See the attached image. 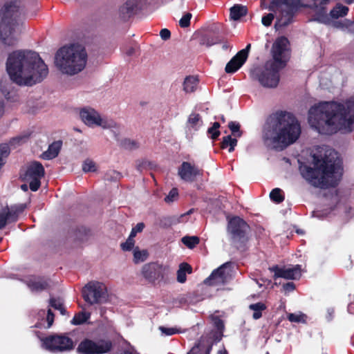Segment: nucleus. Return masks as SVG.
Wrapping results in <instances>:
<instances>
[{
  "label": "nucleus",
  "instance_id": "nucleus-1",
  "mask_svg": "<svg viewBox=\"0 0 354 354\" xmlns=\"http://www.w3.org/2000/svg\"><path fill=\"white\" fill-rule=\"evenodd\" d=\"M308 122L322 134L351 132L354 128V100L319 102L310 109Z\"/></svg>",
  "mask_w": 354,
  "mask_h": 354
},
{
  "label": "nucleus",
  "instance_id": "nucleus-2",
  "mask_svg": "<svg viewBox=\"0 0 354 354\" xmlns=\"http://www.w3.org/2000/svg\"><path fill=\"white\" fill-rule=\"evenodd\" d=\"M312 157L313 167L306 163L299 165L302 177L315 187H335L342 176V161L337 153L324 146L317 148Z\"/></svg>",
  "mask_w": 354,
  "mask_h": 354
},
{
  "label": "nucleus",
  "instance_id": "nucleus-3",
  "mask_svg": "<svg viewBox=\"0 0 354 354\" xmlns=\"http://www.w3.org/2000/svg\"><path fill=\"white\" fill-rule=\"evenodd\" d=\"M6 71L10 80L19 86H32L42 82L48 68L39 55L30 50H17L10 53Z\"/></svg>",
  "mask_w": 354,
  "mask_h": 354
},
{
  "label": "nucleus",
  "instance_id": "nucleus-4",
  "mask_svg": "<svg viewBox=\"0 0 354 354\" xmlns=\"http://www.w3.org/2000/svg\"><path fill=\"white\" fill-rule=\"evenodd\" d=\"M301 127L290 113L279 111L271 115L263 128V140L269 148L282 150L299 137Z\"/></svg>",
  "mask_w": 354,
  "mask_h": 354
},
{
  "label": "nucleus",
  "instance_id": "nucleus-5",
  "mask_svg": "<svg viewBox=\"0 0 354 354\" xmlns=\"http://www.w3.org/2000/svg\"><path fill=\"white\" fill-rule=\"evenodd\" d=\"M85 48L77 44L64 46L55 56L56 67L64 74L74 75L84 70L87 62Z\"/></svg>",
  "mask_w": 354,
  "mask_h": 354
},
{
  "label": "nucleus",
  "instance_id": "nucleus-6",
  "mask_svg": "<svg viewBox=\"0 0 354 354\" xmlns=\"http://www.w3.org/2000/svg\"><path fill=\"white\" fill-rule=\"evenodd\" d=\"M19 1H10L5 4L2 10V19L0 24V39L7 46H12L17 41L15 33L19 26Z\"/></svg>",
  "mask_w": 354,
  "mask_h": 354
},
{
  "label": "nucleus",
  "instance_id": "nucleus-7",
  "mask_svg": "<svg viewBox=\"0 0 354 354\" xmlns=\"http://www.w3.org/2000/svg\"><path fill=\"white\" fill-rule=\"evenodd\" d=\"M283 69L272 62L267 61L263 65L253 67L250 75L252 80L257 81L266 88H275L280 80L279 71Z\"/></svg>",
  "mask_w": 354,
  "mask_h": 354
},
{
  "label": "nucleus",
  "instance_id": "nucleus-8",
  "mask_svg": "<svg viewBox=\"0 0 354 354\" xmlns=\"http://www.w3.org/2000/svg\"><path fill=\"white\" fill-rule=\"evenodd\" d=\"M250 226L242 218L234 216L228 221L227 232L232 243L238 249L245 250L250 239Z\"/></svg>",
  "mask_w": 354,
  "mask_h": 354
},
{
  "label": "nucleus",
  "instance_id": "nucleus-9",
  "mask_svg": "<svg viewBox=\"0 0 354 354\" xmlns=\"http://www.w3.org/2000/svg\"><path fill=\"white\" fill-rule=\"evenodd\" d=\"M300 6V0H272L268 10L274 12L279 8L280 10L274 24L275 28L278 30L290 24L295 11Z\"/></svg>",
  "mask_w": 354,
  "mask_h": 354
},
{
  "label": "nucleus",
  "instance_id": "nucleus-10",
  "mask_svg": "<svg viewBox=\"0 0 354 354\" xmlns=\"http://www.w3.org/2000/svg\"><path fill=\"white\" fill-rule=\"evenodd\" d=\"M82 122L87 126L101 127L103 129H109L112 131L118 130L119 125L113 120L102 118L100 113L91 107H85L80 112Z\"/></svg>",
  "mask_w": 354,
  "mask_h": 354
},
{
  "label": "nucleus",
  "instance_id": "nucleus-11",
  "mask_svg": "<svg viewBox=\"0 0 354 354\" xmlns=\"http://www.w3.org/2000/svg\"><path fill=\"white\" fill-rule=\"evenodd\" d=\"M41 347L51 353L68 352L73 349V341L65 335H53L41 338Z\"/></svg>",
  "mask_w": 354,
  "mask_h": 354
},
{
  "label": "nucleus",
  "instance_id": "nucleus-12",
  "mask_svg": "<svg viewBox=\"0 0 354 354\" xmlns=\"http://www.w3.org/2000/svg\"><path fill=\"white\" fill-rule=\"evenodd\" d=\"M272 59L268 61L283 68L290 58L289 41L285 37L277 38L271 49Z\"/></svg>",
  "mask_w": 354,
  "mask_h": 354
},
{
  "label": "nucleus",
  "instance_id": "nucleus-13",
  "mask_svg": "<svg viewBox=\"0 0 354 354\" xmlns=\"http://www.w3.org/2000/svg\"><path fill=\"white\" fill-rule=\"evenodd\" d=\"M84 299L90 304H101L106 301L107 291L105 285L98 281H91L82 290Z\"/></svg>",
  "mask_w": 354,
  "mask_h": 354
},
{
  "label": "nucleus",
  "instance_id": "nucleus-14",
  "mask_svg": "<svg viewBox=\"0 0 354 354\" xmlns=\"http://www.w3.org/2000/svg\"><path fill=\"white\" fill-rule=\"evenodd\" d=\"M112 344L110 341L99 340L97 342L89 339L82 340L77 351L80 354H104L111 351Z\"/></svg>",
  "mask_w": 354,
  "mask_h": 354
},
{
  "label": "nucleus",
  "instance_id": "nucleus-15",
  "mask_svg": "<svg viewBox=\"0 0 354 354\" xmlns=\"http://www.w3.org/2000/svg\"><path fill=\"white\" fill-rule=\"evenodd\" d=\"M167 271L168 267L157 262H151L142 266L141 274L146 281L155 284L164 279Z\"/></svg>",
  "mask_w": 354,
  "mask_h": 354
},
{
  "label": "nucleus",
  "instance_id": "nucleus-16",
  "mask_svg": "<svg viewBox=\"0 0 354 354\" xmlns=\"http://www.w3.org/2000/svg\"><path fill=\"white\" fill-rule=\"evenodd\" d=\"M44 176L43 165L37 161L30 163L24 176V180L29 183L30 189L32 192L38 190L41 185L40 180Z\"/></svg>",
  "mask_w": 354,
  "mask_h": 354
},
{
  "label": "nucleus",
  "instance_id": "nucleus-17",
  "mask_svg": "<svg viewBox=\"0 0 354 354\" xmlns=\"http://www.w3.org/2000/svg\"><path fill=\"white\" fill-rule=\"evenodd\" d=\"M230 263H225L204 280V283L212 286H221L224 285L230 277Z\"/></svg>",
  "mask_w": 354,
  "mask_h": 354
},
{
  "label": "nucleus",
  "instance_id": "nucleus-18",
  "mask_svg": "<svg viewBox=\"0 0 354 354\" xmlns=\"http://www.w3.org/2000/svg\"><path fill=\"white\" fill-rule=\"evenodd\" d=\"M178 174L183 180L192 183L196 180L197 176H202L203 171L189 162H183L178 167Z\"/></svg>",
  "mask_w": 354,
  "mask_h": 354
},
{
  "label": "nucleus",
  "instance_id": "nucleus-19",
  "mask_svg": "<svg viewBox=\"0 0 354 354\" xmlns=\"http://www.w3.org/2000/svg\"><path fill=\"white\" fill-rule=\"evenodd\" d=\"M270 270L274 273V279L281 277L286 279H297L301 274V266L299 265H296L291 268L274 266L270 268Z\"/></svg>",
  "mask_w": 354,
  "mask_h": 354
},
{
  "label": "nucleus",
  "instance_id": "nucleus-20",
  "mask_svg": "<svg viewBox=\"0 0 354 354\" xmlns=\"http://www.w3.org/2000/svg\"><path fill=\"white\" fill-rule=\"evenodd\" d=\"M251 44H248L245 48L242 49L233 57L227 64L225 68V72L227 73H233L239 69L247 60Z\"/></svg>",
  "mask_w": 354,
  "mask_h": 354
},
{
  "label": "nucleus",
  "instance_id": "nucleus-21",
  "mask_svg": "<svg viewBox=\"0 0 354 354\" xmlns=\"http://www.w3.org/2000/svg\"><path fill=\"white\" fill-rule=\"evenodd\" d=\"M26 208V204L20 203L6 206L3 209V211L6 213L8 223H14L18 220L19 215L24 212Z\"/></svg>",
  "mask_w": 354,
  "mask_h": 354
},
{
  "label": "nucleus",
  "instance_id": "nucleus-22",
  "mask_svg": "<svg viewBox=\"0 0 354 354\" xmlns=\"http://www.w3.org/2000/svg\"><path fill=\"white\" fill-rule=\"evenodd\" d=\"M26 208V204L20 203L6 206L3 209V211L6 213L8 223H14L18 220L19 215L24 212Z\"/></svg>",
  "mask_w": 354,
  "mask_h": 354
},
{
  "label": "nucleus",
  "instance_id": "nucleus-23",
  "mask_svg": "<svg viewBox=\"0 0 354 354\" xmlns=\"http://www.w3.org/2000/svg\"><path fill=\"white\" fill-rule=\"evenodd\" d=\"M39 319H41V322H38L35 324V327L41 328L44 327L49 328L53 324L54 322V314L52 313L50 309H48L46 315V312L44 310H39L38 313Z\"/></svg>",
  "mask_w": 354,
  "mask_h": 354
},
{
  "label": "nucleus",
  "instance_id": "nucleus-24",
  "mask_svg": "<svg viewBox=\"0 0 354 354\" xmlns=\"http://www.w3.org/2000/svg\"><path fill=\"white\" fill-rule=\"evenodd\" d=\"M62 145L60 140L55 141L49 145L47 151L42 153V158L45 160H50L57 157Z\"/></svg>",
  "mask_w": 354,
  "mask_h": 354
},
{
  "label": "nucleus",
  "instance_id": "nucleus-25",
  "mask_svg": "<svg viewBox=\"0 0 354 354\" xmlns=\"http://www.w3.org/2000/svg\"><path fill=\"white\" fill-rule=\"evenodd\" d=\"M28 286L32 292H41L49 286L47 280L44 279H34L28 281Z\"/></svg>",
  "mask_w": 354,
  "mask_h": 354
},
{
  "label": "nucleus",
  "instance_id": "nucleus-26",
  "mask_svg": "<svg viewBox=\"0 0 354 354\" xmlns=\"http://www.w3.org/2000/svg\"><path fill=\"white\" fill-rule=\"evenodd\" d=\"M212 350V345L199 342L187 354H209Z\"/></svg>",
  "mask_w": 354,
  "mask_h": 354
},
{
  "label": "nucleus",
  "instance_id": "nucleus-27",
  "mask_svg": "<svg viewBox=\"0 0 354 354\" xmlns=\"http://www.w3.org/2000/svg\"><path fill=\"white\" fill-rule=\"evenodd\" d=\"M187 127L197 131L203 124V121L201 115L196 113H192L189 115L187 120Z\"/></svg>",
  "mask_w": 354,
  "mask_h": 354
},
{
  "label": "nucleus",
  "instance_id": "nucleus-28",
  "mask_svg": "<svg viewBox=\"0 0 354 354\" xmlns=\"http://www.w3.org/2000/svg\"><path fill=\"white\" fill-rule=\"evenodd\" d=\"M247 8L244 6L236 4L230 8V17L234 20H239L247 15Z\"/></svg>",
  "mask_w": 354,
  "mask_h": 354
},
{
  "label": "nucleus",
  "instance_id": "nucleus-29",
  "mask_svg": "<svg viewBox=\"0 0 354 354\" xmlns=\"http://www.w3.org/2000/svg\"><path fill=\"white\" fill-rule=\"evenodd\" d=\"M198 80L194 76L187 77L183 82V90L186 93H192L196 91Z\"/></svg>",
  "mask_w": 354,
  "mask_h": 354
},
{
  "label": "nucleus",
  "instance_id": "nucleus-30",
  "mask_svg": "<svg viewBox=\"0 0 354 354\" xmlns=\"http://www.w3.org/2000/svg\"><path fill=\"white\" fill-rule=\"evenodd\" d=\"M192 272V267L187 263H183L180 265L179 270L177 272V281L179 283H184L186 281V273Z\"/></svg>",
  "mask_w": 354,
  "mask_h": 354
},
{
  "label": "nucleus",
  "instance_id": "nucleus-31",
  "mask_svg": "<svg viewBox=\"0 0 354 354\" xmlns=\"http://www.w3.org/2000/svg\"><path fill=\"white\" fill-rule=\"evenodd\" d=\"M249 308L252 310V317L254 319H259L262 316V311L266 309V306L262 302L252 304L249 306Z\"/></svg>",
  "mask_w": 354,
  "mask_h": 354
},
{
  "label": "nucleus",
  "instance_id": "nucleus-32",
  "mask_svg": "<svg viewBox=\"0 0 354 354\" xmlns=\"http://www.w3.org/2000/svg\"><path fill=\"white\" fill-rule=\"evenodd\" d=\"M348 12V8L345 6H342L340 3H337L335 8L330 11V15L333 19H337L347 15Z\"/></svg>",
  "mask_w": 354,
  "mask_h": 354
},
{
  "label": "nucleus",
  "instance_id": "nucleus-33",
  "mask_svg": "<svg viewBox=\"0 0 354 354\" xmlns=\"http://www.w3.org/2000/svg\"><path fill=\"white\" fill-rule=\"evenodd\" d=\"M221 144L222 149H226L229 147V152H232L237 145V140L236 138H232L231 136H227L223 138Z\"/></svg>",
  "mask_w": 354,
  "mask_h": 354
},
{
  "label": "nucleus",
  "instance_id": "nucleus-34",
  "mask_svg": "<svg viewBox=\"0 0 354 354\" xmlns=\"http://www.w3.org/2000/svg\"><path fill=\"white\" fill-rule=\"evenodd\" d=\"M91 317V314L86 312H80L76 314L73 319L71 320V324L73 325H80L84 322H86Z\"/></svg>",
  "mask_w": 354,
  "mask_h": 354
},
{
  "label": "nucleus",
  "instance_id": "nucleus-35",
  "mask_svg": "<svg viewBox=\"0 0 354 354\" xmlns=\"http://www.w3.org/2000/svg\"><path fill=\"white\" fill-rule=\"evenodd\" d=\"M138 5V0H127L122 8V12L128 15H131Z\"/></svg>",
  "mask_w": 354,
  "mask_h": 354
},
{
  "label": "nucleus",
  "instance_id": "nucleus-36",
  "mask_svg": "<svg viewBox=\"0 0 354 354\" xmlns=\"http://www.w3.org/2000/svg\"><path fill=\"white\" fill-rule=\"evenodd\" d=\"M221 41V39L218 37L210 36L208 35H203L200 41L201 45H205L207 47H210L214 44H216Z\"/></svg>",
  "mask_w": 354,
  "mask_h": 354
},
{
  "label": "nucleus",
  "instance_id": "nucleus-37",
  "mask_svg": "<svg viewBox=\"0 0 354 354\" xmlns=\"http://www.w3.org/2000/svg\"><path fill=\"white\" fill-rule=\"evenodd\" d=\"M148 257L147 250H139L138 248L134 249L133 251V261L135 263H139L145 261Z\"/></svg>",
  "mask_w": 354,
  "mask_h": 354
},
{
  "label": "nucleus",
  "instance_id": "nucleus-38",
  "mask_svg": "<svg viewBox=\"0 0 354 354\" xmlns=\"http://www.w3.org/2000/svg\"><path fill=\"white\" fill-rule=\"evenodd\" d=\"M282 190L280 188L273 189L270 194V199L276 203H280L283 201L284 196L282 194Z\"/></svg>",
  "mask_w": 354,
  "mask_h": 354
},
{
  "label": "nucleus",
  "instance_id": "nucleus-39",
  "mask_svg": "<svg viewBox=\"0 0 354 354\" xmlns=\"http://www.w3.org/2000/svg\"><path fill=\"white\" fill-rule=\"evenodd\" d=\"M287 318L290 322L295 323H305L306 321V315L301 313H289Z\"/></svg>",
  "mask_w": 354,
  "mask_h": 354
},
{
  "label": "nucleus",
  "instance_id": "nucleus-40",
  "mask_svg": "<svg viewBox=\"0 0 354 354\" xmlns=\"http://www.w3.org/2000/svg\"><path fill=\"white\" fill-rule=\"evenodd\" d=\"M182 242L189 248H194L199 243V239L197 236H184L182 239Z\"/></svg>",
  "mask_w": 354,
  "mask_h": 354
},
{
  "label": "nucleus",
  "instance_id": "nucleus-41",
  "mask_svg": "<svg viewBox=\"0 0 354 354\" xmlns=\"http://www.w3.org/2000/svg\"><path fill=\"white\" fill-rule=\"evenodd\" d=\"M228 127L232 132V134L235 137L234 138H240L242 136V132L240 130L241 125L238 122L231 121L228 124Z\"/></svg>",
  "mask_w": 354,
  "mask_h": 354
},
{
  "label": "nucleus",
  "instance_id": "nucleus-42",
  "mask_svg": "<svg viewBox=\"0 0 354 354\" xmlns=\"http://www.w3.org/2000/svg\"><path fill=\"white\" fill-rule=\"evenodd\" d=\"M219 127L220 124L217 122H214L212 127L208 129L207 133L210 134L212 139L215 140L220 136V131H218Z\"/></svg>",
  "mask_w": 354,
  "mask_h": 354
},
{
  "label": "nucleus",
  "instance_id": "nucleus-43",
  "mask_svg": "<svg viewBox=\"0 0 354 354\" xmlns=\"http://www.w3.org/2000/svg\"><path fill=\"white\" fill-rule=\"evenodd\" d=\"M95 163L90 159H86L82 164V170L86 173L95 171Z\"/></svg>",
  "mask_w": 354,
  "mask_h": 354
},
{
  "label": "nucleus",
  "instance_id": "nucleus-44",
  "mask_svg": "<svg viewBox=\"0 0 354 354\" xmlns=\"http://www.w3.org/2000/svg\"><path fill=\"white\" fill-rule=\"evenodd\" d=\"M212 320L214 327L222 334L225 328L223 321L217 316H212Z\"/></svg>",
  "mask_w": 354,
  "mask_h": 354
},
{
  "label": "nucleus",
  "instance_id": "nucleus-45",
  "mask_svg": "<svg viewBox=\"0 0 354 354\" xmlns=\"http://www.w3.org/2000/svg\"><path fill=\"white\" fill-rule=\"evenodd\" d=\"M178 198V192L176 188L171 189L168 195L165 197V201L167 203H173L176 201Z\"/></svg>",
  "mask_w": 354,
  "mask_h": 354
},
{
  "label": "nucleus",
  "instance_id": "nucleus-46",
  "mask_svg": "<svg viewBox=\"0 0 354 354\" xmlns=\"http://www.w3.org/2000/svg\"><path fill=\"white\" fill-rule=\"evenodd\" d=\"M123 147L129 150H133L139 147V144L136 140L125 139L122 142Z\"/></svg>",
  "mask_w": 354,
  "mask_h": 354
},
{
  "label": "nucleus",
  "instance_id": "nucleus-47",
  "mask_svg": "<svg viewBox=\"0 0 354 354\" xmlns=\"http://www.w3.org/2000/svg\"><path fill=\"white\" fill-rule=\"evenodd\" d=\"M134 243L133 238L129 236L127 240L121 244V248L124 251H130L133 248Z\"/></svg>",
  "mask_w": 354,
  "mask_h": 354
},
{
  "label": "nucleus",
  "instance_id": "nucleus-48",
  "mask_svg": "<svg viewBox=\"0 0 354 354\" xmlns=\"http://www.w3.org/2000/svg\"><path fill=\"white\" fill-rule=\"evenodd\" d=\"M159 330L162 335L165 336H171L178 333V330L176 328H167L165 326H160Z\"/></svg>",
  "mask_w": 354,
  "mask_h": 354
},
{
  "label": "nucleus",
  "instance_id": "nucleus-49",
  "mask_svg": "<svg viewBox=\"0 0 354 354\" xmlns=\"http://www.w3.org/2000/svg\"><path fill=\"white\" fill-rule=\"evenodd\" d=\"M192 18V14L191 13H186L184 15L182 18L179 21V25L182 28H187L190 24V19Z\"/></svg>",
  "mask_w": 354,
  "mask_h": 354
},
{
  "label": "nucleus",
  "instance_id": "nucleus-50",
  "mask_svg": "<svg viewBox=\"0 0 354 354\" xmlns=\"http://www.w3.org/2000/svg\"><path fill=\"white\" fill-rule=\"evenodd\" d=\"M120 178V174L116 171H109L104 176V178L106 180H116Z\"/></svg>",
  "mask_w": 354,
  "mask_h": 354
},
{
  "label": "nucleus",
  "instance_id": "nucleus-51",
  "mask_svg": "<svg viewBox=\"0 0 354 354\" xmlns=\"http://www.w3.org/2000/svg\"><path fill=\"white\" fill-rule=\"evenodd\" d=\"M50 306L56 310H58L63 306V302L59 298H50L49 300Z\"/></svg>",
  "mask_w": 354,
  "mask_h": 354
},
{
  "label": "nucleus",
  "instance_id": "nucleus-52",
  "mask_svg": "<svg viewBox=\"0 0 354 354\" xmlns=\"http://www.w3.org/2000/svg\"><path fill=\"white\" fill-rule=\"evenodd\" d=\"M274 15L272 13L267 14L263 16L261 22L265 26H270L274 19Z\"/></svg>",
  "mask_w": 354,
  "mask_h": 354
},
{
  "label": "nucleus",
  "instance_id": "nucleus-53",
  "mask_svg": "<svg viewBox=\"0 0 354 354\" xmlns=\"http://www.w3.org/2000/svg\"><path fill=\"white\" fill-rule=\"evenodd\" d=\"M145 224L143 223H138L134 227L132 228L129 236L134 238L137 233L141 232L143 230Z\"/></svg>",
  "mask_w": 354,
  "mask_h": 354
},
{
  "label": "nucleus",
  "instance_id": "nucleus-54",
  "mask_svg": "<svg viewBox=\"0 0 354 354\" xmlns=\"http://www.w3.org/2000/svg\"><path fill=\"white\" fill-rule=\"evenodd\" d=\"M8 223V218H6V213L2 209L0 212V230L3 228Z\"/></svg>",
  "mask_w": 354,
  "mask_h": 354
},
{
  "label": "nucleus",
  "instance_id": "nucleus-55",
  "mask_svg": "<svg viewBox=\"0 0 354 354\" xmlns=\"http://www.w3.org/2000/svg\"><path fill=\"white\" fill-rule=\"evenodd\" d=\"M137 46L136 45H134V46H128L127 47V48L125 49L124 50V53L127 55V56H133V55L136 54V52L137 50Z\"/></svg>",
  "mask_w": 354,
  "mask_h": 354
},
{
  "label": "nucleus",
  "instance_id": "nucleus-56",
  "mask_svg": "<svg viewBox=\"0 0 354 354\" xmlns=\"http://www.w3.org/2000/svg\"><path fill=\"white\" fill-rule=\"evenodd\" d=\"M160 35L163 40H167L171 37V32L168 29L163 28L160 30Z\"/></svg>",
  "mask_w": 354,
  "mask_h": 354
},
{
  "label": "nucleus",
  "instance_id": "nucleus-57",
  "mask_svg": "<svg viewBox=\"0 0 354 354\" xmlns=\"http://www.w3.org/2000/svg\"><path fill=\"white\" fill-rule=\"evenodd\" d=\"M283 288L286 292H290L295 289V285L293 282H288L283 284Z\"/></svg>",
  "mask_w": 354,
  "mask_h": 354
},
{
  "label": "nucleus",
  "instance_id": "nucleus-58",
  "mask_svg": "<svg viewBox=\"0 0 354 354\" xmlns=\"http://www.w3.org/2000/svg\"><path fill=\"white\" fill-rule=\"evenodd\" d=\"M4 109H5L4 102L2 100L0 99V118L3 116V115L4 113Z\"/></svg>",
  "mask_w": 354,
  "mask_h": 354
},
{
  "label": "nucleus",
  "instance_id": "nucleus-59",
  "mask_svg": "<svg viewBox=\"0 0 354 354\" xmlns=\"http://www.w3.org/2000/svg\"><path fill=\"white\" fill-rule=\"evenodd\" d=\"M329 1L330 0H322L319 3L320 7L322 8L325 5L329 3Z\"/></svg>",
  "mask_w": 354,
  "mask_h": 354
},
{
  "label": "nucleus",
  "instance_id": "nucleus-60",
  "mask_svg": "<svg viewBox=\"0 0 354 354\" xmlns=\"http://www.w3.org/2000/svg\"><path fill=\"white\" fill-rule=\"evenodd\" d=\"M58 310H59L60 313L63 315L66 314V310L65 309L64 306H62L60 308H59Z\"/></svg>",
  "mask_w": 354,
  "mask_h": 354
},
{
  "label": "nucleus",
  "instance_id": "nucleus-61",
  "mask_svg": "<svg viewBox=\"0 0 354 354\" xmlns=\"http://www.w3.org/2000/svg\"><path fill=\"white\" fill-rule=\"evenodd\" d=\"M230 48V46L229 44H227V42L224 43L222 46V48L225 50H227V49H229Z\"/></svg>",
  "mask_w": 354,
  "mask_h": 354
},
{
  "label": "nucleus",
  "instance_id": "nucleus-62",
  "mask_svg": "<svg viewBox=\"0 0 354 354\" xmlns=\"http://www.w3.org/2000/svg\"><path fill=\"white\" fill-rule=\"evenodd\" d=\"M21 189L24 191V192H26L28 190V185H26V184H23L21 185Z\"/></svg>",
  "mask_w": 354,
  "mask_h": 354
},
{
  "label": "nucleus",
  "instance_id": "nucleus-63",
  "mask_svg": "<svg viewBox=\"0 0 354 354\" xmlns=\"http://www.w3.org/2000/svg\"><path fill=\"white\" fill-rule=\"evenodd\" d=\"M216 119H217V118L216 117ZM218 119H220L223 122H225V118L224 117L223 115H221L218 117Z\"/></svg>",
  "mask_w": 354,
  "mask_h": 354
},
{
  "label": "nucleus",
  "instance_id": "nucleus-64",
  "mask_svg": "<svg viewBox=\"0 0 354 354\" xmlns=\"http://www.w3.org/2000/svg\"><path fill=\"white\" fill-rule=\"evenodd\" d=\"M218 354H227V353L225 350H220Z\"/></svg>",
  "mask_w": 354,
  "mask_h": 354
}]
</instances>
